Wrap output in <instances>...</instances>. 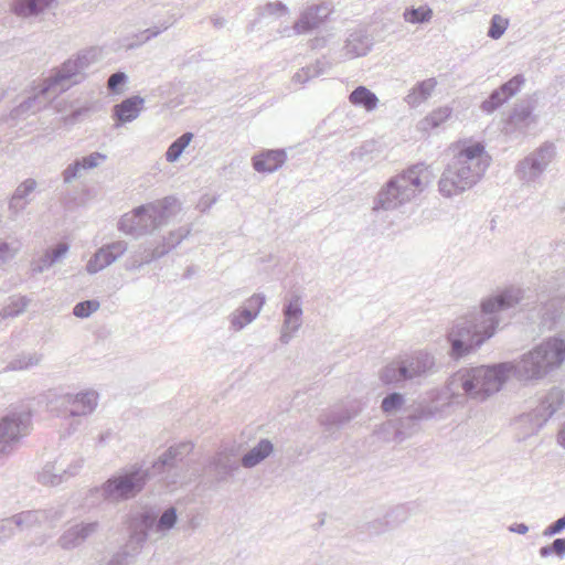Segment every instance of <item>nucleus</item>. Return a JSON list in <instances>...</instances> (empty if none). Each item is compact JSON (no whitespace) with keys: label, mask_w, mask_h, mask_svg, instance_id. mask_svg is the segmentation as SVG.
Returning a JSON list of instances; mask_svg holds the SVG:
<instances>
[{"label":"nucleus","mask_w":565,"mask_h":565,"mask_svg":"<svg viewBox=\"0 0 565 565\" xmlns=\"http://www.w3.org/2000/svg\"><path fill=\"white\" fill-rule=\"evenodd\" d=\"M530 290L510 286L483 298L480 309L457 318L448 331L450 356L461 359L478 350L486 341L492 338L500 323L501 313L530 305Z\"/></svg>","instance_id":"nucleus-1"},{"label":"nucleus","mask_w":565,"mask_h":565,"mask_svg":"<svg viewBox=\"0 0 565 565\" xmlns=\"http://www.w3.org/2000/svg\"><path fill=\"white\" fill-rule=\"evenodd\" d=\"M463 404V395L452 385V377L443 388H435L404 408V415L396 420L395 435L404 440L419 429L423 420L441 419L449 416L455 405Z\"/></svg>","instance_id":"nucleus-2"},{"label":"nucleus","mask_w":565,"mask_h":565,"mask_svg":"<svg viewBox=\"0 0 565 565\" xmlns=\"http://www.w3.org/2000/svg\"><path fill=\"white\" fill-rule=\"evenodd\" d=\"M564 362L565 340L552 337L523 353L519 360L504 364L509 365V377L512 376L524 385H536L559 369Z\"/></svg>","instance_id":"nucleus-3"},{"label":"nucleus","mask_w":565,"mask_h":565,"mask_svg":"<svg viewBox=\"0 0 565 565\" xmlns=\"http://www.w3.org/2000/svg\"><path fill=\"white\" fill-rule=\"evenodd\" d=\"M490 166L484 147L472 143L463 147L447 166L438 182L445 198H452L476 185Z\"/></svg>","instance_id":"nucleus-4"},{"label":"nucleus","mask_w":565,"mask_h":565,"mask_svg":"<svg viewBox=\"0 0 565 565\" xmlns=\"http://www.w3.org/2000/svg\"><path fill=\"white\" fill-rule=\"evenodd\" d=\"M430 166L419 162L390 178L373 201L374 211H396L414 201L434 181Z\"/></svg>","instance_id":"nucleus-5"},{"label":"nucleus","mask_w":565,"mask_h":565,"mask_svg":"<svg viewBox=\"0 0 565 565\" xmlns=\"http://www.w3.org/2000/svg\"><path fill=\"white\" fill-rule=\"evenodd\" d=\"M179 210V201L174 196H166L124 214L118 221L117 228L119 232L135 238L150 235L167 225Z\"/></svg>","instance_id":"nucleus-6"},{"label":"nucleus","mask_w":565,"mask_h":565,"mask_svg":"<svg viewBox=\"0 0 565 565\" xmlns=\"http://www.w3.org/2000/svg\"><path fill=\"white\" fill-rule=\"evenodd\" d=\"M508 366L502 362L488 366L482 365L460 370L451 376L452 385L463 391L461 394L463 397L484 401L499 392L509 380Z\"/></svg>","instance_id":"nucleus-7"},{"label":"nucleus","mask_w":565,"mask_h":565,"mask_svg":"<svg viewBox=\"0 0 565 565\" xmlns=\"http://www.w3.org/2000/svg\"><path fill=\"white\" fill-rule=\"evenodd\" d=\"M438 371L434 354L417 350L396 356L380 373L384 384L403 386L405 383H420Z\"/></svg>","instance_id":"nucleus-8"},{"label":"nucleus","mask_w":565,"mask_h":565,"mask_svg":"<svg viewBox=\"0 0 565 565\" xmlns=\"http://www.w3.org/2000/svg\"><path fill=\"white\" fill-rule=\"evenodd\" d=\"M96 49H89L78 53L74 58L64 62L61 67L46 78L40 89L41 95L55 96L65 92L84 78V72L98 60Z\"/></svg>","instance_id":"nucleus-9"},{"label":"nucleus","mask_w":565,"mask_h":565,"mask_svg":"<svg viewBox=\"0 0 565 565\" xmlns=\"http://www.w3.org/2000/svg\"><path fill=\"white\" fill-rule=\"evenodd\" d=\"M149 476L148 469L134 465L109 478L95 491L109 502L129 500L143 489Z\"/></svg>","instance_id":"nucleus-10"},{"label":"nucleus","mask_w":565,"mask_h":565,"mask_svg":"<svg viewBox=\"0 0 565 565\" xmlns=\"http://www.w3.org/2000/svg\"><path fill=\"white\" fill-rule=\"evenodd\" d=\"M178 513L175 508L166 509L158 518L153 511H142L132 516L129 530L134 533V540L145 544L148 539L156 541L164 537L177 524Z\"/></svg>","instance_id":"nucleus-11"},{"label":"nucleus","mask_w":565,"mask_h":565,"mask_svg":"<svg viewBox=\"0 0 565 565\" xmlns=\"http://www.w3.org/2000/svg\"><path fill=\"white\" fill-rule=\"evenodd\" d=\"M32 429V414L29 409L11 411L0 418V456L13 452Z\"/></svg>","instance_id":"nucleus-12"},{"label":"nucleus","mask_w":565,"mask_h":565,"mask_svg":"<svg viewBox=\"0 0 565 565\" xmlns=\"http://www.w3.org/2000/svg\"><path fill=\"white\" fill-rule=\"evenodd\" d=\"M190 444H180L167 449L152 465L153 475H160L168 484H185L192 480L183 473L184 465H180L184 455L191 450Z\"/></svg>","instance_id":"nucleus-13"},{"label":"nucleus","mask_w":565,"mask_h":565,"mask_svg":"<svg viewBox=\"0 0 565 565\" xmlns=\"http://www.w3.org/2000/svg\"><path fill=\"white\" fill-rule=\"evenodd\" d=\"M554 157L555 146L548 142L543 143L516 164V178L526 185L539 183Z\"/></svg>","instance_id":"nucleus-14"},{"label":"nucleus","mask_w":565,"mask_h":565,"mask_svg":"<svg viewBox=\"0 0 565 565\" xmlns=\"http://www.w3.org/2000/svg\"><path fill=\"white\" fill-rule=\"evenodd\" d=\"M265 302L266 297L264 294H254L250 296L242 306L228 315L227 320L230 329L234 332H239L254 322L259 316Z\"/></svg>","instance_id":"nucleus-15"},{"label":"nucleus","mask_w":565,"mask_h":565,"mask_svg":"<svg viewBox=\"0 0 565 565\" xmlns=\"http://www.w3.org/2000/svg\"><path fill=\"white\" fill-rule=\"evenodd\" d=\"M302 301L298 295H292L289 300L284 303L282 316L284 321L280 330L279 340L282 344H288L295 333L302 326Z\"/></svg>","instance_id":"nucleus-16"},{"label":"nucleus","mask_w":565,"mask_h":565,"mask_svg":"<svg viewBox=\"0 0 565 565\" xmlns=\"http://www.w3.org/2000/svg\"><path fill=\"white\" fill-rule=\"evenodd\" d=\"M63 516L61 508H50L46 510H26L13 514V522L19 531L30 530L42 525H53Z\"/></svg>","instance_id":"nucleus-17"},{"label":"nucleus","mask_w":565,"mask_h":565,"mask_svg":"<svg viewBox=\"0 0 565 565\" xmlns=\"http://www.w3.org/2000/svg\"><path fill=\"white\" fill-rule=\"evenodd\" d=\"M564 402L565 392L561 387L554 386L550 388L533 411L535 424L541 427L554 414L563 408Z\"/></svg>","instance_id":"nucleus-18"},{"label":"nucleus","mask_w":565,"mask_h":565,"mask_svg":"<svg viewBox=\"0 0 565 565\" xmlns=\"http://www.w3.org/2000/svg\"><path fill=\"white\" fill-rule=\"evenodd\" d=\"M99 527L98 522H82L64 531L57 543L63 550H73L95 534Z\"/></svg>","instance_id":"nucleus-19"},{"label":"nucleus","mask_w":565,"mask_h":565,"mask_svg":"<svg viewBox=\"0 0 565 565\" xmlns=\"http://www.w3.org/2000/svg\"><path fill=\"white\" fill-rule=\"evenodd\" d=\"M329 14L330 9L326 4L309 7L295 22L292 30L296 34L308 33L322 24Z\"/></svg>","instance_id":"nucleus-20"},{"label":"nucleus","mask_w":565,"mask_h":565,"mask_svg":"<svg viewBox=\"0 0 565 565\" xmlns=\"http://www.w3.org/2000/svg\"><path fill=\"white\" fill-rule=\"evenodd\" d=\"M55 0H10L9 11L19 19L30 20L43 14Z\"/></svg>","instance_id":"nucleus-21"},{"label":"nucleus","mask_w":565,"mask_h":565,"mask_svg":"<svg viewBox=\"0 0 565 565\" xmlns=\"http://www.w3.org/2000/svg\"><path fill=\"white\" fill-rule=\"evenodd\" d=\"M534 106L529 100H523L514 105L509 117L508 124L515 130L525 132L530 127L537 122V117L533 114Z\"/></svg>","instance_id":"nucleus-22"},{"label":"nucleus","mask_w":565,"mask_h":565,"mask_svg":"<svg viewBox=\"0 0 565 565\" xmlns=\"http://www.w3.org/2000/svg\"><path fill=\"white\" fill-rule=\"evenodd\" d=\"M287 159L285 150H266L252 158L253 168L260 173H273L277 171Z\"/></svg>","instance_id":"nucleus-23"},{"label":"nucleus","mask_w":565,"mask_h":565,"mask_svg":"<svg viewBox=\"0 0 565 565\" xmlns=\"http://www.w3.org/2000/svg\"><path fill=\"white\" fill-rule=\"evenodd\" d=\"M36 181L34 179H26L18 185L9 201V211L11 218L15 220L18 215L30 203V195L36 189Z\"/></svg>","instance_id":"nucleus-24"},{"label":"nucleus","mask_w":565,"mask_h":565,"mask_svg":"<svg viewBox=\"0 0 565 565\" xmlns=\"http://www.w3.org/2000/svg\"><path fill=\"white\" fill-rule=\"evenodd\" d=\"M70 416H86L92 414L98 405V393L86 390L76 394L71 393Z\"/></svg>","instance_id":"nucleus-25"},{"label":"nucleus","mask_w":565,"mask_h":565,"mask_svg":"<svg viewBox=\"0 0 565 565\" xmlns=\"http://www.w3.org/2000/svg\"><path fill=\"white\" fill-rule=\"evenodd\" d=\"M70 247L66 243H60L55 248L46 249L38 259L31 262L32 274H42L60 263L67 254Z\"/></svg>","instance_id":"nucleus-26"},{"label":"nucleus","mask_w":565,"mask_h":565,"mask_svg":"<svg viewBox=\"0 0 565 565\" xmlns=\"http://www.w3.org/2000/svg\"><path fill=\"white\" fill-rule=\"evenodd\" d=\"M145 99L140 96H132L126 98L120 104L114 106V117L117 119L119 126L125 122H130L138 118L142 109Z\"/></svg>","instance_id":"nucleus-27"},{"label":"nucleus","mask_w":565,"mask_h":565,"mask_svg":"<svg viewBox=\"0 0 565 565\" xmlns=\"http://www.w3.org/2000/svg\"><path fill=\"white\" fill-rule=\"evenodd\" d=\"M143 544L134 540V533L130 531L129 540L106 565H136L138 556L141 553Z\"/></svg>","instance_id":"nucleus-28"},{"label":"nucleus","mask_w":565,"mask_h":565,"mask_svg":"<svg viewBox=\"0 0 565 565\" xmlns=\"http://www.w3.org/2000/svg\"><path fill=\"white\" fill-rule=\"evenodd\" d=\"M274 450V444L263 438L242 457L241 465L246 469L254 468L267 459Z\"/></svg>","instance_id":"nucleus-29"},{"label":"nucleus","mask_w":565,"mask_h":565,"mask_svg":"<svg viewBox=\"0 0 565 565\" xmlns=\"http://www.w3.org/2000/svg\"><path fill=\"white\" fill-rule=\"evenodd\" d=\"M372 46V41L363 31H354L347 39L343 47L344 55L349 58L366 55Z\"/></svg>","instance_id":"nucleus-30"},{"label":"nucleus","mask_w":565,"mask_h":565,"mask_svg":"<svg viewBox=\"0 0 565 565\" xmlns=\"http://www.w3.org/2000/svg\"><path fill=\"white\" fill-rule=\"evenodd\" d=\"M68 480L65 473V459L58 458L47 462L39 473V481L45 486H58Z\"/></svg>","instance_id":"nucleus-31"},{"label":"nucleus","mask_w":565,"mask_h":565,"mask_svg":"<svg viewBox=\"0 0 565 565\" xmlns=\"http://www.w3.org/2000/svg\"><path fill=\"white\" fill-rule=\"evenodd\" d=\"M436 86L437 81L435 77L420 81L408 92L405 102L411 107H417L431 97Z\"/></svg>","instance_id":"nucleus-32"},{"label":"nucleus","mask_w":565,"mask_h":565,"mask_svg":"<svg viewBox=\"0 0 565 565\" xmlns=\"http://www.w3.org/2000/svg\"><path fill=\"white\" fill-rule=\"evenodd\" d=\"M211 467L215 471L217 479L224 481L238 469V462L227 450H222L213 457Z\"/></svg>","instance_id":"nucleus-33"},{"label":"nucleus","mask_w":565,"mask_h":565,"mask_svg":"<svg viewBox=\"0 0 565 565\" xmlns=\"http://www.w3.org/2000/svg\"><path fill=\"white\" fill-rule=\"evenodd\" d=\"M452 114V109L448 106L439 107L417 122V130L424 134H428L433 129L440 127L447 121Z\"/></svg>","instance_id":"nucleus-34"},{"label":"nucleus","mask_w":565,"mask_h":565,"mask_svg":"<svg viewBox=\"0 0 565 565\" xmlns=\"http://www.w3.org/2000/svg\"><path fill=\"white\" fill-rule=\"evenodd\" d=\"M332 64L326 58H319L315 64L302 67L292 76V82L296 84H305L308 81L318 77L322 74H326Z\"/></svg>","instance_id":"nucleus-35"},{"label":"nucleus","mask_w":565,"mask_h":565,"mask_svg":"<svg viewBox=\"0 0 565 565\" xmlns=\"http://www.w3.org/2000/svg\"><path fill=\"white\" fill-rule=\"evenodd\" d=\"M349 102L356 107H362L366 111H373L379 104L377 96L365 86H358L349 95Z\"/></svg>","instance_id":"nucleus-36"},{"label":"nucleus","mask_w":565,"mask_h":565,"mask_svg":"<svg viewBox=\"0 0 565 565\" xmlns=\"http://www.w3.org/2000/svg\"><path fill=\"white\" fill-rule=\"evenodd\" d=\"M113 264L109 255V250L106 244L99 247L86 264V271L90 275L97 274L100 270Z\"/></svg>","instance_id":"nucleus-37"},{"label":"nucleus","mask_w":565,"mask_h":565,"mask_svg":"<svg viewBox=\"0 0 565 565\" xmlns=\"http://www.w3.org/2000/svg\"><path fill=\"white\" fill-rule=\"evenodd\" d=\"M30 299L25 296H12L8 302L1 308L0 317L2 319L13 318L25 311L30 303Z\"/></svg>","instance_id":"nucleus-38"},{"label":"nucleus","mask_w":565,"mask_h":565,"mask_svg":"<svg viewBox=\"0 0 565 565\" xmlns=\"http://www.w3.org/2000/svg\"><path fill=\"white\" fill-rule=\"evenodd\" d=\"M71 393H52L47 397V409L57 416L70 414L71 408Z\"/></svg>","instance_id":"nucleus-39"},{"label":"nucleus","mask_w":565,"mask_h":565,"mask_svg":"<svg viewBox=\"0 0 565 565\" xmlns=\"http://www.w3.org/2000/svg\"><path fill=\"white\" fill-rule=\"evenodd\" d=\"M157 19V24L152 28L146 29L140 33L142 39L139 43H145L152 38L158 36L163 31L168 30L171 25H173L177 21V18L173 14H168L167 17H152Z\"/></svg>","instance_id":"nucleus-40"},{"label":"nucleus","mask_w":565,"mask_h":565,"mask_svg":"<svg viewBox=\"0 0 565 565\" xmlns=\"http://www.w3.org/2000/svg\"><path fill=\"white\" fill-rule=\"evenodd\" d=\"M542 305V319L546 323L551 321L553 324L558 316L563 312V301L559 297H554L546 301L544 297L540 298ZM552 326H550L551 328Z\"/></svg>","instance_id":"nucleus-41"},{"label":"nucleus","mask_w":565,"mask_h":565,"mask_svg":"<svg viewBox=\"0 0 565 565\" xmlns=\"http://www.w3.org/2000/svg\"><path fill=\"white\" fill-rule=\"evenodd\" d=\"M433 10L428 6L418 8H408L404 11L403 18L406 22L412 24L427 23L433 18Z\"/></svg>","instance_id":"nucleus-42"},{"label":"nucleus","mask_w":565,"mask_h":565,"mask_svg":"<svg viewBox=\"0 0 565 565\" xmlns=\"http://www.w3.org/2000/svg\"><path fill=\"white\" fill-rule=\"evenodd\" d=\"M193 138V134L185 132L182 136H180L178 139H175L168 148L166 152V159L168 162H174L177 161L184 149L189 146Z\"/></svg>","instance_id":"nucleus-43"},{"label":"nucleus","mask_w":565,"mask_h":565,"mask_svg":"<svg viewBox=\"0 0 565 565\" xmlns=\"http://www.w3.org/2000/svg\"><path fill=\"white\" fill-rule=\"evenodd\" d=\"M405 396L402 393L393 392L386 395L381 403V409L386 415H393L403 409Z\"/></svg>","instance_id":"nucleus-44"},{"label":"nucleus","mask_w":565,"mask_h":565,"mask_svg":"<svg viewBox=\"0 0 565 565\" xmlns=\"http://www.w3.org/2000/svg\"><path fill=\"white\" fill-rule=\"evenodd\" d=\"M191 233V227L182 226L174 231H171L167 236L163 237L161 249H167V254L175 248L184 238Z\"/></svg>","instance_id":"nucleus-45"},{"label":"nucleus","mask_w":565,"mask_h":565,"mask_svg":"<svg viewBox=\"0 0 565 565\" xmlns=\"http://www.w3.org/2000/svg\"><path fill=\"white\" fill-rule=\"evenodd\" d=\"M41 356L36 353L22 354L13 359L6 367L10 371H22L35 366L40 363Z\"/></svg>","instance_id":"nucleus-46"},{"label":"nucleus","mask_w":565,"mask_h":565,"mask_svg":"<svg viewBox=\"0 0 565 565\" xmlns=\"http://www.w3.org/2000/svg\"><path fill=\"white\" fill-rule=\"evenodd\" d=\"M22 244L19 239L11 242L0 239V267L11 262L21 250Z\"/></svg>","instance_id":"nucleus-47"},{"label":"nucleus","mask_w":565,"mask_h":565,"mask_svg":"<svg viewBox=\"0 0 565 565\" xmlns=\"http://www.w3.org/2000/svg\"><path fill=\"white\" fill-rule=\"evenodd\" d=\"M509 99L504 96L500 88L494 89L490 96L482 102L480 108L487 114H492Z\"/></svg>","instance_id":"nucleus-48"},{"label":"nucleus","mask_w":565,"mask_h":565,"mask_svg":"<svg viewBox=\"0 0 565 565\" xmlns=\"http://www.w3.org/2000/svg\"><path fill=\"white\" fill-rule=\"evenodd\" d=\"M259 17H281L289 13V9L281 1L267 2L257 8Z\"/></svg>","instance_id":"nucleus-49"},{"label":"nucleus","mask_w":565,"mask_h":565,"mask_svg":"<svg viewBox=\"0 0 565 565\" xmlns=\"http://www.w3.org/2000/svg\"><path fill=\"white\" fill-rule=\"evenodd\" d=\"M100 307L98 300H85L76 303L73 308V315L77 318L85 319L90 317Z\"/></svg>","instance_id":"nucleus-50"},{"label":"nucleus","mask_w":565,"mask_h":565,"mask_svg":"<svg viewBox=\"0 0 565 565\" xmlns=\"http://www.w3.org/2000/svg\"><path fill=\"white\" fill-rule=\"evenodd\" d=\"M525 84V77L522 74H518L513 76L511 79L502 84L499 88L504 94V96L510 99L515 96Z\"/></svg>","instance_id":"nucleus-51"},{"label":"nucleus","mask_w":565,"mask_h":565,"mask_svg":"<svg viewBox=\"0 0 565 565\" xmlns=\"http://www.w3.org/2000/svg\"><path fill=\"white\" fill-rule=\"evenodd\" d=\"M508 25H509L508 19H505L499 14H494L490 21L488 36L493 40L500 39L504 34L505 30L508 29Z\"/></svg>","instance_id":"nucleus-52"},{"label":"nucleus","mask_w":565,"mask_h":565,"mask_svg":"<svg viewBox=\"0 0 565 565\" xmlns=\"http://www.w3.org/2000/svg\"><path fill=\"white\" fill-rule=\"evenodd\" d=\"M391 516V514H387L385 515L384 518H381V519H376L372 522H369L366 524V531L370 533V534H381V533H384L391 529H393L396 523L395 522H391L388 520V518Z\"/></svg>","instance_id":"nucleus-53"},{"label":"nucleus","mask_w":565,"mask_h":565,"mask_svg":"<svg viewBox=\"0 0 565 565\" xmlns=\"http://www.w3.org/2000/svg\"><path fill=\"white\" fill-rule=\"evenodd\" d=\"M555 554L559 558L565 556V539H555L552 544L545 545L540 548L541 557H548L550 555Z\"/></svg>","instance_id":"nucleus-54"},{"label":"nucleus","mask_w":565,"mask_h":565,"mask_svg":"<svg viewBox=\"0 0 565 565\" xmlns=\"http://www.w3.org/2000/svg\"><path fill=\"white\" fill-rule=\"evenodd\" d=\"M106 247L109 250L110 259L114 264L128 250V243L119 239L106 244Z\"/></svg>","instance_id":"nucleus-55"},{"label":"nucleus","mask_w":565,"mask_h":565,"mask_svg":"<svg viewBox=\"0 0 565 565\" xmlns=\"http://www.w3.org/2000/svg\"><path fill=\"white\" fill-rule=\"evenodd\" d=\"M106 160V156L100 152H93L86 157L77 159L83 170H90L98 167L103 161Z\"/></svg>","instance_id":"nucleus-56"},{"label":"nucleus","mask_w":565,"mask_h":565,"mask_svg":"<svg viewBox=\"0 0 565 565\" xmlns=\"http://www.w3.org/2000/svg\"><path fill=\"white\" fill-rule=\"evenodd\" d=\"M18 527L13 522V515L0 521V542L10 540L15 535Z\"/></svg>","instance_id":"nucleus-57"},{"label":"nucleus","mask_w":565,"mask_h":565,"mask_svg":"<svg viewBox=\"0 0 565 565\" xmlns=\"http://www.w3.org/2000/svg\"><path fill=\"white\" fill-rule=\"evenodd\" d=\"M356 414H358L356 412H354L352 414L349 412L332 413L330 415V417L327 419V422H323V423L327 425L340 427V426L344 425L345 423L350 422L354 416H356Z\"/></svg>","instance_id":"nucleus-58"},{"label":"nucleus","mask_w":565,"mask_h":565,"mask_svg":"<svg viewBox=\"0 0 565 565\" xmlns=\"http://www.w3.org/2000/svg\"><path fill=\"white\" fill-rule=\"evenodd\" d=\"M81 171L83 169L79 166V162L75 160L73 163L68 164L66 169L63 171V180L65 183H71L75 179H77L81 175Z\"/></svg>","instance_id":"nucleus-59"},{"label":"nucleus","mask_w":565,"mask_h":565,"mask_svg":"<svg viewBox=\"0 0 565 565\" xmlns=\"http://www.w3.org/2000/svg\"><path fill=\"white\" fill-rule=\"evenodd\" d=\"M128 77L122 72L111 74L107 81V88L110 92L117 93L119 87L127 82Z\"/></svg>","instance_id":"nucleus-60"},{"label":"nucleus","mask_w":565,"mask_h":565,"mask_svg":"<svg viewBox=\"0 0 565 565\" xmlns=\"http://www.w3.org/2000/svg\"><path fill=\"white\" fill-rule=\"evenodd\" d=\"M84 459L82 457H74L70 462L65 461L66 478L70 479L76 476L83 468Z\"/></svg>","instance_id":"nucleus-61"},{"label":"nucleus","mask_w":565,"mask_h":565,"mask_svg":"<svg viewBox=\"0 0 565 565\" xmlns=\"http://www.w3.org/2000/svg\"><path fill=\"white\" fill-rule=\"evenodd\" d=\"M167 254V249H161L160 246L154 248L145 249L142 254V260L145 264H150L151 262L163 257Z\"/></svg>","instance_id":"nucleus-62"},{"label":"nucleus","mask_w":565,"mask_h":565,"mask_svg":"<svg viewBox=\"0 0 565 565\" xmlns=\"http://www.w3.org/2000/svg\"><path fill=\"white\" fill-rule=\"evenodd\" d=\"M562 531H564V526H563V523L561 522L559 519H557L555 522H553L552 524H550L543 532V535L544 536H554L558 533H561Z\"/></svg>","instance_id":"nucleus-63"},{"label":"nucleus","mask_w":565,"mask_h":565,"mask_svg":"<svg viewBox=\"0 0 565 565\" xmlns=\"http://www.w3.org/2000/svg\"><path fill=\"white\" fill-rule=\"evenodd\" d=\"M38 96L29 97L26 100L21 103L19 107L14 110L15 116L24 114L33 108V104L36 102Z\"/></svg>","instance_id":"nucleus-64"}]
</instances>
